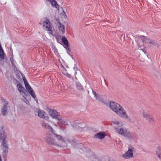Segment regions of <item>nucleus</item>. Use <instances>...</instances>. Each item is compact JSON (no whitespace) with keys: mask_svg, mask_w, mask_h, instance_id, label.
Masks as SVG:
<instances>
[{"mask_svg":"<svg viewBox=\"0 0 161 161\" xmlns=\"http://www.w3.org/2000/svg\"><path fill=\"white\" fill-rule=\"evenodd\" d=\"M52 137V138L48 137L45 138V141L49 145L62 147L64 145V144H65L64 138L61 136L54 133Z\"/></svg>","mask_w":161,"mask_h":161,"instance_id":"obj_1","label":"nucleus"},{"mask_svg":"<svg viewBox=\"0 0 161 161\" xmlns=\"http://www.w3.org/2000/svg\"><path fill=\"white\" fill-rule=\"evenodd\" d=\"M6 138V135L5 132L4 131L3 126H0V141L1 140H2L3 142L2 145L3 146L2 147V149L3 150V155L4 154L5 156L6 155L8 152V147L5 141Z\"/></svg>","mask_w":161,"mask_h":161,"instance_id":"obj_2","label":"nucleus"},{"mask_svg":"<svg viewBox=\"0 0 161 161\" xmlns=\"http://www.w3.org/2000/svg\"><path fill=\"white\" fill-rule=\"evenodd\" d=\"M42 24L43 28L47 31H51L52 29L51 25L48 19L44 18L41 20V24Z\"/></svg>","mask_w":161,"mask_h":161,"instance_id":"obj_3","label":"nucleus"},{"mask_svg":"<svg viewBox=\"0 0 161 161\" xmlns=\"http://www.w3.org/2000/svg\"><path fill=\"white\" fill-rule=\"evenodd\" d=\"M115 113L117 114L122 118L125 119H127L128 118V116L125 110L120 105V107L118 108V109L116 111Z\"/></svg>","mask_w":161,"mask_h":161,"instance_id":"obj_4","label":"nucleus"},{"mask_svg":"<svg viewBox=\"0 0 161 161\" xmlns=\"http://www.w3.org/2000/svg\"><path fill=\"white\" fill-rule=\"evenodd\" d=\"M2 102L4 103V104L1 109V112L3 115L5 116L8 114V107L9 108V107L7 105L8 104V103L5 99L2 98Z\"/></svg>","mask_w":161,"mask_h":161,"instance_id":"obj_5","label":"nucleus"},{"mask_svg":"<svg viewBox=\"0 0 161 161\" xmlns=\"http://www.w3.org/2000/svg\"><path fill=\"white\" fill-rule=\"evenodd\" d=\"M142 115L144 118L146 119L147 120V121L149 123H152L153 122L154 119L152 115L148 114L147 113L143 112L142 113Z\"/></svg>","mask_w":161,"mask_h":161,"instance_id":"obj_6","label":"nucleus"},{"mask_svg":"<svg viewBox=\"0 0 161 161\" xmlns=\"http://www.w3.org/2000/svg\"><path fill=\"white\" fill-rule=\"evenodd\" d=\"M48 113L49 115L53 119H57L60 116L59 114L57 111L53 109H49Z\"/></svg>","mask_w":161,"mask_h":161,"instance_id":"obj_7","label":"nucleus"},{"mask_svg":"<svg viewBox=\"0 0 161 161\" xmlns=\"http://www.w3.org/2000/svg\"><path fill=\"white\" fill-rule=\"evenodd\" d=\"M120 105L119 104L117 103L116 102H110L109 106L111 109L115 112L118 109V108L120 107Z\"/></svg>","mask_w":161,"mask_h":161,"instance_id":"obj_8","label":"nucleus"},{"mask_svg":"<svg viewBox=\"0 0 161 161\" xmlns=\"http://www.w3.org/2000/svg\"><path fill=\"white\" fill-rule=\"evenodd\" d=\"M38 115L39 117L43 119L48 120L49 119V117L47 114L44 110H40L38 111Z\"/></svg>","mask_w":161,"mask_h":161,"instance_id":"obj_9","label":"nucleus"},{"mask_svg":"<svg viewBox=\"0 0 161 161\" xmlns=\"http://www.w3.org/2000/svg\"><path fill=\"white\" fill-rule=\"evenodd\" d=\"M133 153L132 149L129 148L128 151L123 155V157L125 158L128 159L133 156Z\"/></svg>","mask_w":161,"mask_h":161,"instance_id":"obj_10","label":"nucleus"},{"mask_svg":"<svg viewBox=\"0 0 161 161\" xmlns=\"http://www.w3.org/2000/svg\"><path fill=\"white\" fill-rule=\"evenodd\" d=\"M42 126V127L47 129L52 133L53 132V130L52 128L48 124L45 123L44 121H42L41 123Z\"/></svg>","mask_w":161,"mask_h":161,"instance_id":"obj_11","label":"nucleus"},{"mask_svg":"<svg viewBox=\"0 0 161 161\" xmlns=\"http://www.w3.org/2000/svg\"><path fill=\"white\" fill-rule=\"evenodd\" d=\"M58 27L60 32L61 34H64L65 33V31L64 25L59 22L58 24Z\"/></svg>","mask_w":161,"mask_h":161,"instance_id":"obj_12","label":"nucleus"},{"mask_svg":"<svg viewBox=\"0 0 161 161\" xmlns=\"http://www.w3.org/2000/svg\"><path fill=\"white\" fill-rule=\"evenodd\" d=\"M47 1L50 2L53 7L55 8L58 10H59V6L55 0H47Z\"/></svg>","mask_w":161,"mask_h":161,"instance_id":"obj_13","label":"nucleus"},{"mask_svg":"<svg viewBox=\"0 0 161 161\" xmlns=\"http://www.w3.org/2000/svg\"><path fill=\"white\" fill-rule=\"evenodd\" d=\"M17 87L19 92L21 94H24L25 95L26 91L24 87H22L20 84H17Z\"/></svg>","mask_w":161,"mask_h":161,"instance_id":"obj_14","label":"nucleus"},{"mask_svg":"<svg viewBox=\"0 0 161 161\" xmlns=\"http://www.w3.org/2000/svg\"><path fill=\"white\" fill-rule=\"evenodd\" d=\"M26 88L28 92L31 95V96L34 99L36 98V96L35 94V92L33 91L32 89L31 88L30 86Z\"/></svg>","mask_w":161,"mask_h":161,"instance_id":"obj_15","label":"nucleus"},{"mask_svg":"<svg viewBox=\"0 0 161 161\" xmlns=\"http://www.w3.org/2000/svg\"><path fill=\"white\" fill-rule=\"evenodd\" d=\"M115 131L119 134L123 135L124 134L125 131H124L123 129L121 127H118L114 128Z\"/></svg>","mask_w":161,"mask_h":161,"instance_id":"obj_16","label":"nucleus"},{"mask_svg":"<svg viewBox=\"0 0 161 161\" xmlns=\"http://www.w3.org/2000/svg\"><path fill=\"white\" fill-rule=\"evenodd\" d=\"M105 136V135L104 132H100L94 135V137L100 139L103 138Z\"/></svg>","mask_w":161,"mask_h":161,"instance_id":"obj_17","label":"nucleus"},{"mask_svg":"<svg viewBox=\"0 0 161 161\" xmlns=\"http://www.w3.org/2000/svg\"><path fill=\"white\" fill-rule=\"evenodd\" d=\"M125 137L129 139H131L133 138V136L130 133V132L127 130H125L124 132V134L123 135Z\"/></svg>","mask_w":161,"mask_h":161,"instance_id":"obj_18","label":"nucleus"},{"mask_svg":"<svg viewBox=\"0 0 161 161\" xmlns=\"http://www.w3.org/2000/svg\"><path fill=\"white\" fill-rule=\"evenodd\" d=\"M143 42H145V43L147 42L151 44H153L154 42V41L152 40L148 39L147 37L143 36V39H142Z\"/></svg>","mask_w":161,"mask_h":161,"instance_id":"obj_19","label":"nucleus"},{"mask_svg":"<svg viewBox=\"0 0 161 161\" xmlns=\"http://www.w3.org/2000/svg\"><path fill=\"white\" fill-rule=\"evenodd\" d=\"M75 86L77 89L80 91H81L83 89V87L81 84L78 81L75 83Z\"/></svg>","mask_w":161,"mask_h":161,"instance_id":"obj_20","label":"nucleus"},{"mask_svg":"<svg viewBox=\"0 0 161 161\" xmlns=\"http://www.w3.org/2000/svg\"><path fill=\"white\" fill-rule=\"evenodd\" d=\"M156 153L158 157L159 158H161V148L158 147L156 149Z\"/></svg>","mask_w":161,"mask_h":161,"instance_id":"obj_21","label":"nucleus"},{"mask_svg":"<svg viewBox=\"0 0 161 161\" xmlns=\"http://www.w3.org/2000/svg\"><path fill=\"white\" fill-rule=\"evenodd\" d=\"M62 40L63 43L66 46L68 47L69 46L68 41L65 37L64 36H63Z\"/></svg>","mask_w":161,"mask_h":161,"instance_id":"obj_22","label":"nucleus"},{"mask_svg":"<svg viewBox=\"0 0 161 161\" xmlns=\"http://www.w3.org/2000/svg\"><path fill=\"white\" fill-rule=\"evenodd\" d=\"M61 117L60 116L59 117L58 119H57V120H58L60 122L63 124H64L65 125H68V123L66 121H65L63 119H61Z\"/></svg>","mask_w":161,"mask_h":161,"instance_id":"obj_23","label":"nucleus"},{"mask_svg":"<svg viewBox=\"0 0 161 161\" xmlns=\"http://www.w3.org/2000/svg\"><path fill=\"white\" fill-rule=\"evenodd\" d=\"M62 74L66 76V77H68L69 78L71 77V75H70L67 72V71L64 69L62 71Z\"/></svg>","mask_w":161,"mask_h":161,"instance_id":"obj_24","label":"nucleus"},{"mask_svg":"<svg viewBox=\"0 0 161 161\" xmlns=\"http://www.w3.org/2000/svg\"><path fill=\"white\" fill-rule=\"evenodd\" d=\"M23 79L24 81V82L25 87L26 88H27V87H29V86H30L28 83L27 82V80L25 78V77H23Z\"/></svg>","mask_w":161,"mask_h":161,"instance_id":"obj_25","label":"nucleus"},{"mask_svg":"<svg viewBox=\"0 0 161 161\" xmlns=\"http://www.w3.org/2000/svg\"><path fill=\"white\" fill-rule=\"evenodd\" d=\"M13 59V57H11L10 58V61H11V63L12 64V66H13L14 67V68H16L15 67V61L14 60V59H13V60H12V59Z\"/></svg>","mask_w":161,"mask_h":161,"instance_id":"obj_26","label":"nucleus"},{"mask_svg":"<svg viewBox=\"0 0 161 161\" xmlns=\"http://www.w3.org/2000/svg\"><path fill=\"white\" fill-rule=\"evenodd\" d=\"M112 122L114 124L118 125L119 124V122L117 121H113Z\"/></svg>","mask_w":161,"mask_h":161,"instance_id":"obj_27","label":"nucleus"},{"mask_svg":"<svg viewBox=\"0 0 161 161\" xmlns=\"http://www.w3.org/2000/svg\"><path fill=\"white\" fill-rule=\"evenodd\" d=\"M0 161H2V158L0 156Z\"/></svg>","mask_w":161,"mask_h":161,"instance_id":"obj_28","label":"nucleus"},{"mask_svg":"<svg viewBox=\"0 0 161 161\" xmlns=\"http://www.w3.org/2000/svg\"><path fill=\"white\" fill-rule=\"evenodd\" d=\"M23 97H24V98H25V97L24 95H23Z\"/></svg>","mask_w":161,"mask_h":161,"instance_id":"obj_29","label":"nucleus"},{"mask_svg":"<svg viewBox=\"0 0 161 161\" xmlns=\"http://www.w3.org/2000/svg\"><path fill=\"white\" fill-rule=\"evenodd\" d=\"M13 57V59H12V60H13V59H13V57Z\"/></svg>","mask_w":161,"mask_h":161,"instance_id":"obj_30","label":"nucleus"}]
</instances>
